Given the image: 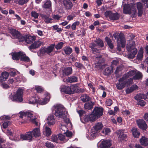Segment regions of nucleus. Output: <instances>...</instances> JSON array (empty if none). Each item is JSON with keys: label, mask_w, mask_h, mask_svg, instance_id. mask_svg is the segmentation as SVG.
Returning <instances> with one entry per match:
<instances>
[{"label": "nucleus", "mask_w": 148, "mask_h": 148, "mask_svg": "<svg viewBox=\"0 0 148 148\" xmlns=\"http://www.w3.org/2000/svg\"><path fill=\"white\" fill-rule=\"evenodd\" d=\"M143 57V52H139L137 56V59L138 60H140Z\"/></svg>", "instance_id": "51"}, {"label": "nucleus", "mask_w": 148, "mask_h": 148, "mask_svg": "<svg viewBox=\"0 0 148 148\" xmlns=\"http://www.w3.org/2000/svg\"><path fill=\"white\" fill-rule=\"evenodd\" d=\"M110 128H104L102 132L101 133L102 134V135L103 136H106L108 135V134L110 133Z\"/></svg>", "instance_id": "42"}, {"label": "nucleus", "mask_w": 148, "mask_h": 148, "mask_svg": "<svg viewBox=\"0 0 148 148\" xmlns=\"http://www.w3.org/2000/svg\"><path fill=\"white\" fill-rule=\"evenodd\" d=\"M40 131L39 128L34 129L32 131H29L25 134H21L20 138L22 140H28L31 141L33 137L36 138L40 136Z\"/></svg>", "instance_id": "1"}, {"label": "nucleus", "mask_w": 148, "mask_h": 148, "mask_svg": "<svg viewBox=\"0 0 148 148\" xmlns=\"http://www.w3.org/2000/svg\"><path fill=\"white\" fill-rule=\"evenodd\" d=\"M41 43L40 41H37L35 42L29 47V49L30 50L33 52L32 51L33 49L39 47Z\"/></svg>", "instance_id": "17"}, {"label": "nucleus", "mask_w": 148, "mask_h": 148, "mask_svg": "<svg viewBox=\"0 0 148 148\" xmlns=\"http://www.w3.org/2000/svg\"><path fill=\"white\" fill-rule=\"evenodd\" d=\"M51 134V129L48 127H46L45 128V134L47 136H49Z\"/></svg>", "instance_id": "43"}, {"label": "nucleus", "mask_w": 148, "mask_h": 148, "mask_svg": "<svg viewBox=\"0 0 148 148\" xmlns=\"http://www.w3.org/2000/svg\"><path fill=\"white\" fill-rule=\"evenodd\" d=\"M9 76V73L6 71L3 72L0 76V82L6 80Z\"/></svg>", "instance_id": "23"}, {"label": "nucleus", "mask_w": 148, "mask_h": 148, "mask_svg": "<svg viewBox=\"0 0 148 148\" xmlns=\"http://www.w3.org/2000/svg\"><path fill=\"white\" fill-rule=\"evenodd\" d=\"M54 109L52 111L53 114L56 116L63 119L66 117L67 112L65 111V108L62 105H55L53 106Z\"/></svg>", "instance_id": "2"}, {"label": "nucleus", "mask_w": 148, "mask_h": 148, "mask_svg": "<svg viewBox=\"0 0 148 148\" xmlns=\"http://www.w3.org/2000/svg\"><path fill=\"white\" fill-rule=\"evenodd\" d=\"M80 24L79 21H77L73 23L71 25V28L72 30H74L76 29V26H78Z\"/></svg>", "instance_id": "44"}, {"label": "nucleus", "mask_w": 148, "mask_h": 148, "mask_svg": "<svg viewBox=\"0 0 148 148\" xmlns=\"http://www.w3.org/2000/svg\"><path fill=\"white\" fill-rule=\"evenodd\" d=\"M63 4L66 10H70L73 6V4L70 0H64Z\"/></svg>", "instance_id": "16"}, {"label": "nucleus", "mask_w": 148, "mask_h": 148, "mask_svg": "<svg viewBox=\"0 0 148 148\" xmlns=\"http://www.w3.org/2000/svg\"><path fill=\"white\" fill-rule=\"evenodd\" d=\"M137 123L138 127L143 130H145L147 126L145 121L143 119H139L137 120Z\"/></svg>", "instance_id": "8"}, {"label": "nucleus", "mask_w": 148, "mask_h": 148, "mask_svg": "<svg viewBox=\"0 0 148 148\" xmlns=\"http://www.w3.org/2000/svg\"><path fill=\"white\" fill-rule=\"evenodd\" d=\"M60 89L61 92L63 93L71 95L70 86L63 85L61 86Z\"/></svg>", "instance_id": "14"}, {"label": "nucleus", "mask_w": 148, "mask_h": 148, "mask_svg": "<svg viewBox=\"0 0 148 148\" xmlns=\"http://www.w3.org/2000/svg\"><path fill=\"white\" fill-rule=\"evenodd\" d=\"M23 90L18 88L16 94L12 96V99L14 101L21 102L23 101Z\"/></svg>", "instance_id": "5"}, {"label": "nucleus", "mask_w": 148, "mask_h": 148, "mask_svg": "<svg viewBox=\"0 0 148 148\" xmlns=\"http://www.w3.org/2000/svg\"><path fill=\"white\" fill-rule=\"evenodd\" d=\"M20 60L26 62H30V59L28 56H26L25 53L22 52Z\"/></svg>", "instance_id": "35"}, {"label": "nucleus", "mask_w": 148, "mask_h": 148, "mask_svg": "<svg viewBox=\"0 0 148 148\" xmlns=\"http://www.w3.org/2000/svg\"><path fill=\"white\" fill-rule=\"evenodd\" d=\"M75 16V14H73V15H72L71 14L67 16V20L70 21L73 20Z\"/></svg>", "instance_id": "59"}, {"label": "nucleus", "mask_w": 148, "mask_h": 148, "mask_svg": "<svg viewBox=\"0 0 148 148\" xmlns=\"http://www.w3.org/2000/svg\"><path fill=\"white\" fill-rule=\"evenodd\" d=\"M23 114L25 115V116H26L28 117L31 118L33 115V114L31 112H24Z\"/></svg>", "instance_id": "57"}, {"label": "nucleus", "mask_w": 148, "mask_h": 148, "mask_svg": "<svg viewBox=\"0 0 148 148\" xmlns=\"http://www.w3.org/2000/svg\"><path fill=\"white\" fill-rule=\"evenodd\" d=\"M70 89L71 95L75 93L82 92L80 88L77 84L71 85L70 86Z\"/></svg>", "instance_id": "9"}, {"label": "nucleus", "mask_w": 148, "mask_h": 148, "mask_svg": "<svg viewBox=\"0 0 148 148\" xmlns=\"http://www.w3.org/2000/svg\"><path fill=\"white\" fill-rule=\"evenodd\" d=\"M59 140L60 141L64 140L65 138V136L62 134H58Z\"/></svg>", "instance_id": "61"}, {"label": "nucleus", "mask_w": 148, "mask_h": 148, "mask_svg": "<svg viewBox=\"0 0 148 148\" xmlns=\"http://www.w3.org/2000/svg\"><path fill=\"white\" fill-rule=\"evenodd\" d=\"M136 8L138 10V15L140 17L142 16L143 14V5L140 2H137Z\"/></svg>", "instance_id": "12"}, {"label": "nucleus", "mask_w": 148, "mask_h": 148, "mask_svg": "<svg viewBox=\"0 0 148 148\" xmlns=\"http://www.w3.org/2000/svg\"><path fill=\"white\" fill-rule=\"evenodd\" d=\"M72 69L71 67H67L62 71L63 76H68L72 73Z\"/></svg>", "instance_id": "13"}, {"label": "nucleus", "mask_w": 148, "mask_h": 148, "mask_svg": "<svg viewBox=\"0 0 148 148\" xmlns=\"http://www.w3.org/2000/svg\"><path fill=\"white\" fill-rule=\"evenodd\" d=\"M126 49L128 51H134L135 49H137L135 48V45L133 43L132 44L129 43V44H127Z\"/></svg>", "instance_id": "37"}, {"label": "nucleus", "mask_w": 148, "mask_h": 148, "mask_svg": "<svg viewBox=\"0 0 148 148\" xmlns=\"http://www.w3.org/2000/svg\"><path fill=\"white\" fill-rule=\"evenodd\" d=\"M22 52L21 51L18 52H14L12 53V59L14 60H20Z\"/></svg>", "instance_id": "15"}, {"label": "nucleus", "mask_w": 148, "mask_h": 148, "mask_svg": "<svg viewBox=\"0 0 148 148\" xmlns=\"http://www.w3.org/2000/svg\"><path fill=\"white\" fill-rule=\"evenodd\" d=\"M55 45H52L46 47H45L41 48L38 53V56H43L46 55V54L51 55V53L54 48Z\"/></svg>", "instance_id": "4"}, {"label": "nucleus", "mask_w": 148, "mask_h": 148, "mask_svg": "<svg viewBox=\"0 0 148 148\" xmlns=\"http://www.w3.org/2000/svg\"><path fill=\"white\" fill-rule=\"evenodd\" d=\"M50 98V96L49 94H47V96L44 99H40L38 97L37 103L41 105H45L49 101Z\"/></svg>", "instance_id": "11"}, {"label": "nucleus", "mask_w": 148, "mask_h": 148, "mask_svg": "<svg viewBox=\"0 0 148 148\" xmlns=\"http://www.w3.org/2000/svg\"><path fill=\"white\" fill-rule=\"evenodd\" d=\"M140 142L142 145L146 146L148 145V138L145 136H142L140 140Z\"/></svg>", "instance_id": "27"}, {"label": "nucleus", "mask_w": 148, "mask_h": 148, "mask_svg": "<svg viewBox=\"0 0 148 148\" xmlns=\"http://www.w3.org/2000/svg\"><path fill=\"white\" fill-rule=\"evenodd\" d=\"M137 103L138 105H140L141 106H143L145 105L146 102L144 101L141 100L139 101Z\"/></svg>", "instance_id": "54"}, {"label": "nucleus", "mask_w": 148, "mask_h": 148, "mask_svg": "<svg viewBox=\"0 0 148 148\" xmlns=\"http://www.w3.org/2000/svg\"><path fill=\"white\" fill-rule=\"evenodd\" d=\"M35 89L36 90L37 92L38 93H41L44 90V89L40 86H38L35 88Z\"/></svg>", "instance_id": "55"}, {"label": "nucleus", "mask_w": 148, "mask_h": 148, "mask_svg": "<svg viewBox=\"0 0 148 148\" xmlns=\"http://www.w3.org/2000/svg\"><path fill=\"white\" fill-rule=\"evenodd\" d=\"M45 146L48 148H53L54 147V145L48 141L46 142L45 143Z\"/></svg>", "instance_id": "50"}, {"label": "nucleus", "mask_w": 148, "mask_h": 148, "mask_svg": "<svg viewBox=\"0 0 148 148\" xmlns=\"http://www.w3.org/2000/svg\"><path fill=\"white\" fill-rule=\"evenodd\" d=\"M64 43L62 42H60L56 45L55 48L57 50L61 49L63 47Z\"/></svg>", "instance_id": "48"}, {"label": "nucleus", "mask_w": 148, "mask_h": 148, "mask_svg": "<svg viewBox=\"0 0 148 148\" xmlns=\"http://www.w3.org/2000/svg\"><path fill=\"white\" fill-rule=\"evenodd\" d=\"M81 100L83 102L89 101L90 99V97L87 95L83 94L81 97Z\"/></svg>", "instance_id": "38"}, {"label": "nucleus", "mask_w": 148, "mask_h": 148, "mask_svg": "<svg viewBox=\"0 0 148 148\" xmlns=\"http://www.w3.org/2000/svg\"><path fill=\"white\" fill-rule=\"evenodd\" d=\"M133 135L134 137L138 138L140 134V132L138 130L137 128L134 127H133L132 130Z\"/></svg>", "instance_id": "31"}, {"label": "nucleus", "mask_w": 148, "mask_h": 148, "mask_svg": "<svg viewBox=\"0 0 148 148\" xmlns=\"http://www.w3.org/2000/svg\"><path fill=\"white\" fill-rule=\"evenodd\" d=\"M64 51L66 54L69 55L72 52V49L70 47L67 46L64 48Z\"/></svg>", "instance_id": "41"}, {"label": "nucleus", "mask_w": 148, "mask_h": 148, "mask_svg": "<svg viewBox=\"0 0 148 148\" xmlns=\"http://www.w3.org/2000/svg\"><path fill=\"white\" fill-rule=\"evenodd\" d=\"M9 32L14 38L17 39L20 42H23L25 39L24 36L20 32L15 29L12 28H9Z\"/></svg>", "instance_id": "3"}, {"label": "nucleus", "mask_w": 148, "mask_h": 148, "mask_svg": "<svg viewBox=\"0 0 148 148\" xmlns=\"http://www.w3.org/2000/svg\"><path fill=\"white\" fill-rule=\"evenodd\" d=\"M127 135L123 133H120V135L118 137V140L119 141L122 142L124 140H125L127 138Z\"/></svg>", "instance_id": "40"}, {"label": "nucleus", "mask_w": 148, "mask_h": 148, "mask_svg": "<svg viewBox=\"0 0 148 148\" xmlns=\"http://www.w3.org/2000/svg\"><path fill=\"white\" fill-rule=\"evenodd\" d=\"M138 88V87L136 85H133L131 87L127 88L125 90V92L127 94H129L134 90L137 89Z\"/></svg>", "instance_id": "22"}, {"label": "nucleus", "mask_w": 148, "mask_h": 148, "mask_svg": "<svg viewBox=\"0 0 148 148\" xmlns=\"http://www.w3.org/2000/svg\"><path fill=\"white\" fill-rule=\"evenodd\" d=\"M42 18L44 20V21L46 23H52L53 19L51 18H49L48 15H42L41 16Z\"/></svg>", "instance_id": "32"}, {"label": "nucleus", "mask_w": 148, "mask_h": 148, "mask_svg": "<svg viewBox=\"0 0 148 148\" xmlns=\"http://www.w3.org/2000/svg\"><path fill=\"white\" fill-rule=\"evenodd\" d=\"M39 15V14L35 11H32L31 12V16L35 19L37 18Z\"/></svg>", "instance_id": "49"}, {"label": "nucleus", "mask_w": 148, "mask_h": 148, "mask_svg": "<svg viewBox=\"0 0 148 148\" xmlns=\"http://www.w3.org/2000/svg\"><path fill=\"white\" fill-rule=\"evenodd\" d=\"M38 97L37 96H31L29 99L28 103L29 104H33L37 103L38 102Z\"/></svg>", "instance_id": "21"}, {"label": "nucleus", "mask_w": 148, "mask_h": 148, "mask_svg": "<svg viewBox=\"0 0 148 148\" xmlns=\"http://www.w3.org/2000/svg\"><path fill=\"white\" fill-rule=\"evenodd\" d=\"M133 79L130 78L128 79L127 80L124 81V82L125 84L126 85H130V84H133Z\"/></svg>", "instance_id": "47"}, {"label": "nucleus", "mask_w": 148, "mask_h": 148, "mask_svg": "<svg viewBox=\"0 0 148 148\" xmlns=\"http://www.w3.org/2000/svg\"><path fill=\"white\" fill-rule=\"evenodd\" d=\"M75 65L76 67L79 68L80 69L84 68V65L81 63L76 62L75 63Z\"/></svg>", "instance_id": "45"}, {"label": "nucleus", "mask_w": 148, "mask_h": 148, "mask_svg": "<svg viewBox=\"0 0 148 148\" xmlns=\"http://www.w3.org/2000/svg\"><path fill=\"white\" fill-rule=\"evenodd\" d=\"M96 46H97L96 44L94 42L90 43L89 44V47L92 49L94 48Z\"/></svg>", "instance_id": "62"}, {"label": "nucleus", "mask_w": 148, "mask_h": 148, "mask_svg": "<svg viewBox=\"0 0 148 148\" xmlns=\"http://www.w3.org/2000/svg\"><path fill=\"white\" fill-rule=\"evenodd\" d=\"M25 38L24 41L27 44L31 43L33 42L36 39V37L34 36H29L28 37L27 36H25Z\"/></svg>", "instance_id": "19"}, {"label": "nucleus", "mask_w": 148, "mask_h": 148, "mask_svg": "<svg viewBox=\"0 0 148 148\" xmlns=\"http://www.w3.org/2000/svg\"><path fill=\"white\" fill-rule=\"evenodd\" d=\"M47 124L48 126L53 125L55 124V119L53 115L49 116L47 119Z\"/></svg>", "instance_id": "18"}, {"label": "nucleus", "mask_w": 148, "mask_h": 148, "mask_svg": "<svg viewBox=\"0 0 148 148\" xmlns=\"http://www.w3.org/2000/svg\"><path fill=\"white\" fill-rule=\"evenodd\" d=\"M52 139L54 142L58 143V137L56 135L52 136Z\"/></svg>", "instance_id": "58"}, {"label": "nucleus", "mask_w": 148, "mask_h": 148, "mask_svg": "<svg viewBox=\"0 0 148 148\" xmlns=\"http://www.w3.org/2000/svg\"><path fill=\"white\" fill-rule=\"evenodd\" d=\"M94 42L96 44L97 46L100 47H103L104 46V43L103 40L100 38H97L94 40Z\"/></svg>", "instance_id": "26"}, {"label": "nucleus", "mask_w": 148, "mask_h": 148, "mask_svg": "<svg viewBox=\"0 0 148 148\" xmlns=\"http://www.w3.org/2000/svg\"><path fill=\"white\" fill-rule=\"evenodd\" d=\"M142 77V75L140 73H138L135 74L133 77V79H139Z\"/></svg>", "instance_id": "46"}, {"label": "nucleus", "mask_w": 148, "mask_h": 148, "mask_svg": "<svg viewBox=\"0 0 148 148\" xmlns=\"http://www.w3.org/2000/svg\"><path fill=\"white\" fill-rule=\"evenodd\" d=\"M104 15L106 17H108L110 20L113 21L118 20L120 17V14L118 12L114 13L111 11L107 10L105 12Z\"/></svg>", "instance_id": "6"}, {"label": "nucleus", "mask_w": 148, "mask_h": 148, "mask_svg": "<svg viewBox=\"0 0 148 148\" xmlns=\"http://www.w3.org/2000/svg\"><path fill=\"white\" fill-rule=\"evenodd\" d=\"M106 65V64H105L104 65H102L101 62L99 61L95 63V68L97 69V70H102L105 67V66Z\"/></svg>", "instance_id": "33"}, {"label": "nucleus", "mask_w": 148, "mask_h": 148, "mask_svg": "<svg viewBox=\"0 0 148 148\" xmlns=\"http://www.w3.org/2000/svg\"><path fill=\"white\" fill-rule=\"evenodd\" d=\"M10 123V122L8 120L5 121L3 123V127L5 129L7 128Z\"/></svg>", "instance_id": "53"}, {"label": "nucleus", "mask_w": 148, "mask_h": 148, "mask_svg": "<svg viewBox=\"0 0 148 148\" xmlns=\"http://www.w3.org/2000/svg\"><path fill=\"white\" fill-rule=\"evenodd\" d=\"M130 77V75H129V74L127 72V73L125 74L121 78H123V80L125 81V80L127 79Z\"/></svg>", "instance_id": "64"}, {"label": "nucleus", "mask_w": 148, "mask_h": 148, "mask_svg": "<svg viewBox=\"0 0 148 148\" xmlns=\"http://www.w3.org/2000/svg\"><path fill=\"white\" fill-rule=\"evenodd\" d=\"M134 51H129V53L128 54V58L130 59L133 58L135 56V55L137 52V49H135Z\"/></svg>", "instance_id": "39"}, {"label": "nucleus", "mask_w": 148, "mask_h": 148, "mask_svg": "<svg viewBox=\"0 0 148 148\" xmlns=\"http://www.w3.org/2000/svg\"><path fill=\"white\" fill-rule=\"evenodd\" d=\"M96 116H95L92 112L90 115H88L84 119V121L86 122L89 121H93L95 120Z\"/></svg>", "instance_id": "24"}, {"label": "nucleus", "mask_w": 148, "mask_h": 148, "mask_svg": "<svg viewBox=\"0 0 148 148\" xmlns=\"http://www.w3.org/2000/svg\"><path fill=\"white\" fill-rule=\"evenodd\" d=\"M119 82L116 84L117 89L119 90H122L126 86L124 81L123 80V78H121L118 80Z\"/></svg>", "instance_id": "10"}, {"label": "nucleus", "mask_w": 148, "mask_h": 148, "mask_svg": "<svg viewBox=\"0 0 148 148\" xmlns=\"http://www.w3.org/2000/svg\"><path fill=\"white\" fill-rule=\"evenodd\" d=\"M110 140H106L103 141L100 145V148H108L111 146Z\"/></svg>", "instance_id": "20"}, {"label": "nucleus", "mask_w": 148, "mask_h": 148, "mask_svg": "<svg viewBox=\"0 0 148 148\" xmlns=\"http://www.w3.org/2000/svg\"><path fill=\"white\" fill-rule=\"evenodd\" d=\"M106 104L107 106H110L112 104V101L111 99H109L106 100Z\"/></svg>", "instance_id": "63"}, {"label": "nucleus", "mask_w": 148, "mask_h": 148, "mask_svg": "<svg viewBox=\"0 0 148 148\" xmlns=\"http://www.w3.org/2000/svg\"><path fill=\"white\" fill-rule=\"evenodd\" d=\"M104 109L102 107H96L93 110L92 113L97 118H99L103 115Z\"/></svg>", "instance_id": "7"}, {"label": "nucleus", "mask_w": 148, "mask_h": 148, "mask_svg": "<svg viewBox=\"0 0 148 148\" xmlns=\"http://www.w3.org/2000/svg\"><path fill=\"white\" fill-rule=\"evenodd\" d=\"M112 70L113 68L112 66L108 67L105 69L103 74L106 75H109L113 72Z\"/></svg>", "instance_id": "34"}, {"label": "nucleus", "mask_w": 148, "mask_h": 148, "mask_svg": "<svg viewBox=\"0 0 148 148\" xmlns=\"http://www.w3.org/2000/svg\"><path fill=\"white\" fill-rule=\"evenodd\" d=\"M29 0H18V3H17L19 5H22L26 3Z\"/></svg>", "instance_id": "52"}, {"label": "nucleus", "mask_w": 148, "mask_h": 148, "mask_svg": "<svg viewBox=\"0 0 148 148\" xmlns=\"http://www.w3.org/2000/svg\"><path fill=\"white\" fill-rule=\"evenodd\" d=\"M94 105V103L92 101L87 102L84 105V107L85 109L88 110L92 109Z\"/></svg>", "instance_id": "29"}, {"label": "nucleus", "mask_w": 148, "mask_h": 148, "mask_svg": "<svg viewBox=\"0 0 148 148\" xmlns=\"http://www.w3.org/2000/svg\"><path fill=\"white\" fill-rule=\"evenodd\" d=\"M42 7L45 9H47L49 11L51 10V2L50 0H47L42 5Z\"/></svg>", "instance_id": "25"}, {"label": "nucleus", "mask_w": 148, "mask_h": 148, "mask_svg": "<svg viewBox=\"0 0 148 148\" xmlns=\"http://www.w3.org/2000/svg\"><path fill=\"white\" fill-rule=\"evenodd\" d=\"M67 82L71 83L77 82L78 81L77 77L72 76L69 77L66 79Z\"/></svg>", "instance_id": "30"}, {"label": "nucleus", "mask_w": 148, "mask_h": 148, "mask_svg": "<svg viewBox=\"0 0 148 148\" xmlns=\"http://www.w3.org/2000/svg\"><path fill=\"white\" fill-rule=\"evenodd\" d=\"M135 99L136 100H138L139 101L141 100L142 99V94H140L139 95L137 94L134 97Z\"/></svg>", "instance_id": "60"}, {"label": "nucleus", "mask_w": 148, "mask_h": 148, "mask_svg": "<svg viewBox=\"0 0 148 148\" xmlns=\"http://www.w3.org/2000/svg\"><path fill=\"white\" fill-rule=\"evenodd\" d=\"M97 132L94 129H92L91 130V132L90 133V136L92 137H94L96 136V133Z\"/></svg>", "instance_id": "56"}, {"label": "nucleus", "mask_w": 148, "mask_h": 148, "mask_svg": "<svg viewBox=\"0 0 148 148\" xmlns=\"http://www.w3.org/2000/svg\"><path fill=\"white\" fill-rule=\"evenodd\" d=\"M103 127V125L102 123L99 122L96 123L93 127V129L98 132L99 131L101 130Z\"/></svg>", "instance_id": "36"}, {"label": "nucleus", "mask_w": 148, "mask_h": 148, "mask_svg": "<svg viewBox=\"0 0 148 148\" xmlns=\"http://www.w3.org/2000/svg\"><path fill=\"white\" fill-rule=\"evenodd\" d=\"M105 40L107 42L109 47L111 49H112L114 48L113 44L112 43L111 40L108 37H106L105 38Z\"/></svg>", "instance_id": "28"}]
</instances>
